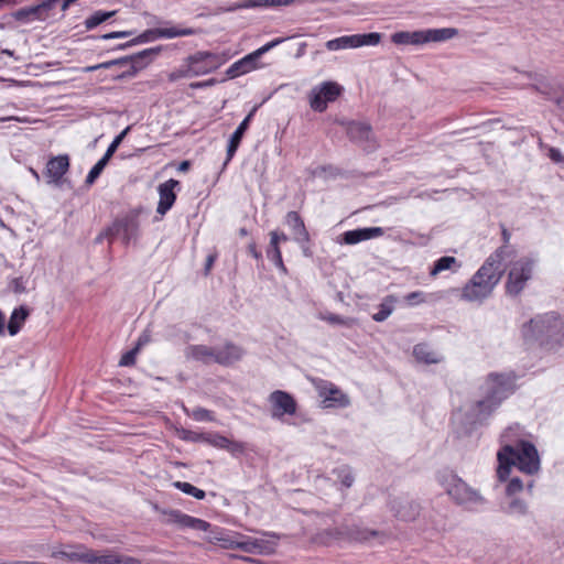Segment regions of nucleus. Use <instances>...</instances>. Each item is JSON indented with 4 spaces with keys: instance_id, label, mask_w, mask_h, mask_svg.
<instances>
[{
    "instance_id": "nucleus-1",
    "label": "nucleus",
    "mask_w": 564,
    "mask_h": 564,
    "mask_svg": "<svg viewBox=\"0 0 564 564\" xmlns=\"http://www.w3.org/2000/svg\"><path fill=\"white\" fill-rule=\"evenodd\" d=\"M524 431L519 424L507 427L500 435L501 447L497 453V476L505 481L513 466L528 475L540 469V457L533 443L524 440Z\"/></svg>"
},
{
    "instance_id": "nucleus-2",
    "label": "nucleus",
    "mask_w": 564,
    "mask_h": 564,
    "mask_svg": "<svg viewBox=\"0 0 564 564\" xmlns=\"http://www.w3.org/2000/svg\"><path fill=\"white\" fill-rule=\"evenodd\" d=\"M505 249L499 248L490 254L471 279L462 288L460 299L466 302H484L500 282L503 270L501 262Z\"/></svg>"
},
{
    "instance_id": "nucleus-3",
    "label": "nucleus",
    "mask_w": 564,
    "mask_h": 564,
    "mask_svg": "<svg viewBox=\"0 0 564 564\" xmlns=\"http://www.w3.org/2000/svg\"><path fill=\"white\" fill-rule=\"evenodd\" d=\"M486 395L466 410L468 424L487 420L501 402L512 392V382L508 376L490 373L485 383Z\"/></svg>"
},
{
    "instance_id": "nucleus-4",
    "label": "nucleus",
    "mask_w": 564,
    "mask_h": 564,
    "mask_svg": "<svg viewBox=\"0 0 564 564\" xmlns=\"http://www.w3.org/2000/svg\"><path fill=\"white\" fill-rule=\"evenodd\" d=\"M525 340H535L541 345L564 344V318L555 313H546L532 318L522 328Z\"/></svg>"
},
{
    "instance_id": "nucleus-5",
    "label": "nucleus",
    "mask_w": 564,
    "mask_h": 564,
    "mask_svg": "<svg viewBox=\"0 0 564 564\" xmlns=\"http://www.w3.org/2000/svg\"><path fill=\"white\" fill-rule=\"evenodd\" d=\"M73 549L72 545L67 546ZM75 551L68 550H54L52 557L67 558L70 562H80L86 564H141L140 560L118 554L115 551H108L106 554L98 555L94 550L86 547L83 544L74 545Z\"/></svg>"
},
{
    "instance_id": "nucleus-6",
    "label": "nucleus",
    "mask_w": 564,
    "mask_h": 564,
    "mask_svg": "<svg viewBox=\"0 0 564 564\" xmlns=\"http://www.w3.org/2000/svg\"><path fill=\"white\" fill-rule=\"evenodd\" d=\"M267 539H257L251 536H240L237 540L231 541L230 546L232 549H239L243 552L259 555H270L275 552L278 545L279 535L274 532L263 531L261 532Z\"/></svg>"
},
{
    "instance_id": "nucleus-7",
    "label": "nucleus",
    "mask_w": 564,
    "mask_h": 564,
    "mask_svg": "<svg viewBox=\"0 0 564 564\" xmlns=\"http://www.w3.org/2000/svg\"><path fill=\"white\" fill-rule=\"evenodd\" d=\"M311 382L322 399L324 408L343 409L350 405L349 397L333 382L321 378H312Z\"/></svg>"
},
{
    "instance_id": "nucleus-8",
    "label": "nucleus",
    "mask_w": 564,
    "mask_h": 564,
    "mask_svg": "<svg viewBox=\"0 0 564 564\" xmlns=\"http://www.w3.org/2000/svg\"><path fill=\"white\" fill-rule=\"evenodd\" d=\"M446 491L456 503L467 509H476L482 503V497L456 476L451 477Z\"/></svg>"
},
{
    "instance_id": "nucleus-9",
    "label": "nucleus",
    "mask_w": 564,
    "mask_h": 564,
    "mask_svg": "<svg viewBox=\"0 0 564 564\" xmlns=\"http://www.w3.org/2000/svg\"><path fill=\"white\" fill-rule=\"evenodd\" d=\"M192 34H194V31L188 28L170 26V28L149 29V30H145L140 35H138L137 37L132 39L131 41L123 43V44H119L116 48L124 50L132 45L152 42L158 39H174V37H180V36L192 35Z\"/></svg>"
},
{
    "instance_id": "nucleus-10",
    "label": "nucleus",
    "mask_w": 564,
    "mask_h": 564,
    "mask_svg": "<svg viewBox=\"0 0 564 564\" xmlns=\"http://www.w3.org/2000/svg\"><path fill=\"white\" fill-rule=\"evenodd\" d=\"M533 271V261L529 259H520L517 261L508 274L506 283V292L509 295H518L531 279Z\"/></svg>"
},
{
    "instance_id": "nucleus-11",
    "label": "nucleus",
    "mask_w": 564,
    "mask_h": 564,
    "mask_svg": "<svg viewBox=\"0 0 564 564\" xmlns=\"http://www.w3.org/2000/svg\"><path fill=\"white\" fill-rule=\"evenodd\" d=\"M327 536L325 540L326 543H330L332 541L339 540H351L356 542H369L371 539L378 538L381 535L379 531L370 530L367 528H362L359 525H352L351 528L341 529H330L324 532Z\"/></svg>"
},
{
    "instance_id": "nucleus-12",
    "label": "nucleus",
    "mask_w": 564,
    "mask_h": 564,
    "mask_svg": "<svg viewBox=\"0 0 564 564\" xmlns=\"http://www.w3.org/2000/svg\"><path fill=\"white\" fill-rule=\"evenodd\" d=\"M139 221L134 216L117 218L107 228V235L121 237L123 243L128 245L138 237Z\"/></svg>"
},
{
    "instance_id": "nucleus-13",
    "label": "nucleus",
    "mask_w": 564,
    "mask_h": 564,
    "mask_svg": "<svg viewBox=\"0 0 564 564\" xmlns=\"http://www.w3.org/2000/svg\"><path fill=\"white\" fill-rule=\"evenodd\" d=\"M269 402L272 406L273 419H282L284 415H293L297 409L294 398L282 390L271 392L269 395Z\"/></svg>"
},
{
    "instance_id": "nucleus-14",
    "label": "nucleus",
    "mask_w": 564,
    "mask_h": 564,
    "mask_svg": "<svg viewBox=\"0 0 564 564\" xmlns=\"http://www.w3.org/2000/svg\"><path fill=\"white\" fill-rule=\"evenodd\" d=\"M189 72L193 76H199L218 68L221 61L217 54L209 52H197L187 58Z\"/></svg>"
},
{
    "instance_id": "nucleus-15",
    "label": "nucleus",
    "mask_w": 564,
    "mask_h": 564,
    "mask_svg": "<svg viewBox=\"0 0 564 564\" xmlns=\"http://www.w3.org/2000/svg\"><path fill=\"white\" fill-rule=\"evenodd\" d=\"M70 160L67 154H59L48 159L43 175L47 184L59 186L64 175L68 172Z\"/></svg>"
},
{
    "instance_id": "nucleus-16",
    "label": "nucleus",
    "mask_w": 564,
    "mask_h": 564,
    "mask_svg": "<svg viewBox=\"0 0 564 564\" xmlns=\"http://www.w3.org/2000/svg\"><path fill=\"white\" fill-rule=\"evenodd\" d=\"M161 52V46L145 48L137 54L124 56L120 58H116L112 61L100 63V67L104 69H108L115 65H124L129 62L133 64L134 68H142L147 64H149L155 56H158Z\"/></svg>"
},
{
    "instance_id": "nucleus-17",
    "label": "nucleus",
    "mask_w": 564,
    "mask_h": 564,
    "mask_svg": "<svg viewBox=\"0 0 564 564\" xmlns=\"http://www.w3.org/2000/svg\"><path fill=\"white\" fill-rule=\"evenodd\" d=\"M163 513L167 517L165 520L166 523L176 524L180 528H188L206 532L210 527V524L205 520L188 516L180 510H167L163 511Z\"/></svg>"
},
{
    "instance_id": "nucleus-18",
    "label": "nucleus",
    "mask_w": 564,
    "mask_h": 564,
    "mask_svg": "<svg viewBox=\"0 0 564 564\" xmlns=\"http://www.w3.org/2000/svg\"><path fill=\"white\" fill-rule=\"evenodd\" d=\"M285 224L292 230L293 239L302 247L304 254L307 256L310 234L300 214L297 212H289L285 216Z\"/></svg>"
},
{
    "instance_id": "nucleus-19",
    "label": "nucleus",
    "mask_w": 564,
    "mask_h": 564,
    "mask_svg": "<svg viewBox=\"0 0 564 564\" xmlns=\"http://www.w3.org/2000/svg\"><path fill=\"white\" fill-rule=\"evenodd\" d=\"M391 511L403 521H412L420 514V505L408 497H398L390 502Z\"/></svg>"
},
{
    "instance_id": "nucleus-20",
    "label": "nucleus",
    "mask_w": 564,
    "mask_h": 564,
    "mask_svg": "<svg viewBox=\"0 0 564 564\" xmlns=\"http://www.w3.org/2000/svg\"><path fill=\"white\" fill-rule=\"evenodd\" d=\"M384 235L381 227H366L345 231L338 239L339 243L357 245L361 241L375 239Z\"/></svg>"
},
{
    "instance_id": "nucleus-21",
    "label": "nucleus",
    "mask_w": 564,
    "mask_h": 564,
    "mask_svg": "<svg viewBox=\"0 0 564 564\" xmlns=\"http://www.w3.org/2000/svg\"><path fill=\"white\" fill-rule=\"evenodd\" d=\"M180 185V182L176 180H169L159 185V203L156 207V213L160 215H165L167 210H170L175 203L176 195L174 193V188Z\"/></svg>"
},
{
    "instance_id": "nucleus-22",
    "label": "nucleus",
    "mask_w": 564,
    "mask_h": 564,
    "mask_svg": "<svg viewBox=\"0 0 564 564\" xmlns=\"http://www.w3.org/2000/svg\"><path fill=\"white\" fill-rule=\"evenodd\" d=\"M347 135L354 142L359 144H368L367 147L375 148L371 127L366 122H349L347 126Z\"/></svg>"
},
{
    "instance_id": "nucleus-23",
    "label": "nucleus",
    "mask_w": 564,
    "mask_h": 564,
    "mask_svg": "<svg viewBox=\"0 0 564 564\" xmlns=\"http://www.w3.org/2000/svg\"><path fill=\"white\" fill-rule=\"evenodd\" d=\"M245 350L242 347L227 341L223 346L217 347V364L220 366H231L242 359Z\"/></svg>"
},
{
    "instance_id": "nucleus-24",
    "label": "nucleus",
    "mask_w": 564,
    "mask_h": 564,
    "mask_svg": "<svg viewBox=\"0 0 564 564\" xmlns=\"http://www.w3.org/2000/svg\"><path fill=\"white\" fill-rule=\"evenodd\" d=\"M185 355L205 365L217 364V347L191 345L186 348Z\"/></svg>"
},
{
    "instance_id": "nucleus-25",
    "label": "nucleus",
    "mask_w": 564,
    "mask_h": 564,
    "mask_svg": "<svg viewBox=\"0 0 564 564\" xmlns=\"http://www.w3.org/2000/svg\"><path fill=\"white\" fill-rule=\"evenodd\" d=\"M256 110H257V108L254 107L249 112V115L240 122V124L235 130V132L231 134L229 142H228V147H227V159H226L225 163H228L234 158V155L242 140V137L249 127V123H250Z\"/></svg>"
},
{
    "instance_id": "nucleus-26",
    "label": "nucleus",
    "mask_w": 564,
    "mask_h": 564,
    "mask_svg": "<svg viewBox=\"0 0 564 564\" xmlns=\"http://www.w3.org/2000/svg\"><path fill=\"white\" fill-rule=\"evenodd\" d=\"M295 0H243L229 7L228 11H236L240 9H254V8H269V7H288L294 3Z\"/></svg>"
},
{
    "instance_id": "nucleus-27",
    "label": "nucleus",
    "mask_w": 564,
    "mask_h": 564,
    "mask_svg": "<svg viewBox=\"0 0 564 564\" xmlns=\"http://www.w3.org/2000/svg\"><path fill=\"white\" fill-rule=\"evenodd\" d=\"M413 356L417 362L425 365L440 364L444 360V357L433 350L427 344L421 343L413 347Z\"/></svg>"
},
{
    "instance_id": "nucleus-28",
    "label": "nucleus",
    "mask_w": 564,
    "mask_h": 564,
    "mask_svg": "<svg viewBox=\"0 0 564 564\" xmlns=\"http://www.w3.org/2000/svg\"><path fill=\"white\" fill-rule=\"evenodd\" d=\"M258 58L253 56V53L246 55L239 61L235 62L229 68L226 70V75L229 78H235L240 75L247 74L257 68Z\"/></svg>"
},
{
    "instance_id": "nucleus-29",
    "label": "nucleus",
    "mask_w": 564,
    "mask_h": 564,
    "mask_svg": "<svg viewBox=\"0 0 564 564\" xmlns=\"http://www.w3.org/2000/svg\"><path fill=\"white\" fill-rule=\"evenodd\" d=\"M391 41L397 45H420L426 43L425 30L408 32H395L391 36Z\"/></svg>"
},
{
    "instance_id": "nucleus-30",
    "label": "nucleus",
    "mask_w": 564,
    "mask_h": 564,
    "mask_svg": "<svg viewBox=\"0 0 564 564\" xmlns=\"http://www.w3.org/2000/svg\"><path fill=\"white\" fill-rule=\"evenodd\" d=\"M460 267H462V264L457 261V259L455 257L444 256L434 262V265L430 271V275L432 278H435L441 272L446 271V270L456 272L460 269Z\"/></svg>"
},
{
    "instance_id": "nucleus-31",
    "label": "nucleus",
    "mask_w": 564,
    "mask_h": 564,
    "mask_svg": "<svg viewBox=\"0 0 564 564\" xmlns=\"http://www.w3.org/2000/svg\"><path fill=\"white\" fill-rule=\"evenodd\" d=\"M267 257L283 272L286 271V268L282 260V253L278 243V236L275 230L270 232V243L267 249Z\"/></svg>"
},
{
    "instance_id": "nucleus-32",
    "label": "nucleus",
    "mask_w": 564,
    "mask_h": 564,
    "mask_svg": "<svg viewBox=\"0 0 564 564\" xmlns=\"http://www.w3.org/2000/svg\"><path fill=\"white\" fill-rule=\"evenodd\" d=\"M28 316L29 310L24 306L13 310L8 324V332L11 336H14L20 332Z\"/></svg>"
},
{
    "instance_id": "nucleus-33",
    "label": "nucleus",
    "mask_w": 564,
    "mask_h": 564,
    "mask_svg": "<svg viewBox=\"0 0 564 564\" xmlns=\"http://www.w3.org/2000/svg\"><path fill=\"white\" fill-rule=\"evenodd\" d=\"M398 299L394 295H387L378 307V312L372 315V319L376 322L386 321L394 311V304Z\"/></svg>"
},
{
    "instance_id": "nucleus-34",
    "label": "nucleus",
    "mask_w": 564,
    "mask_h": 564,
    "mask_svg": "<svg viewBox=\"0 0 564 564\" xmlns=\"http://www.w3.org/2000/svg\"><path fill=\"white\" fill-rule=\"evenodd\" d=\"M457 33L458 31L453 28L429 29L425 30L426 43L443 42L453 39Z\"/></svg>"
},
{
    "instance_id": "nucleus-35",
    "label": "nucleus",
    "mask_w": 564,
    "mask_h": 564,
    "mask_svg": "<svg viewBox=\"0 0 564 564\" xmlns=\"http://www.w3.org/2000/svg\"><path fill=\"white\" fill-rule=\"evenodd\" d=\"M13 17L18 21H30V20H44L46 14H43L41 8L37 6L22 8L13 13Z\"/></svg>"
},
{
    "instance_id": "nucleus-36",
    "label": "nucleus",
    "mask_w": 564,
    "mask_h": 564,
    "mask_svg": "<svg viewBox=\"0 0 564 564\" xmlns=\"http://www.w3.org/2000/svg\"><path fill=\"white\" fill-rule=\"evenodd\" d=\"M326 48L328 51H338V50H346V48H356V36L352 35H344L340 37H336L333 40H329L325 44Z\"/></svg>"
},
{
    "instance_id": "nucleus-37",
    "label": "nucleus",
    "mask_w": 564,
    "mask_h": 564,
    "mask_svg": "<svg viewBox=\"0 0 564 564\" xmlns=\"http://www.w3.org/2000/svg\"><path fill=\"white\" fill-rule=\"evenodd\" d=\"M533 88L541 95L545 96L546 99L552 100L554 102L555 98H561V95L558 94L560 87L544 80L539 79L533 85Z\"/></svg>"
},
{
    "instance_id": "nucleus-38",
    "label": "nucleus",
    "mask_w": 564,
    "mask_h": 564,
    "mask_svg": "<svg viewBox=\"0 0 564 564\" xmlns=\"http://www.w3.org/2000/svg\"><path fill=\"white\" fill-rule=\"evenodd\" d=\"M116 14V11H95L89 18H87L84 22L85 28L87 30H93L99 24L106 22L108 19L112 18Z\"/></svg>"
},
{
    "instance_id": "nucleus-39",
    "label": "nucleus",
    "mask_w": 564,
    "mask_h": 564,
    "mask_svg": "<svg viewBox=\"0 0 564 564\" xmlns=\"http://www.w3.org/2000/svg\"><path fill=\"white\" fill-rule=\"evenodd\" d=\"M528 505L524 500L512 498L509 503L503 507V511L509 516L522 517L528 513Z\"/></svg>"
},
{
    "instance_id": "nucleus-40",
    "label": "nucleus",
    "mask_w": 564,
    "mask_h": 564,
    "mask_svg": "<svg viewBox=\"0 0 564 564\" xmlns=\"http://www.w3.org/2000/svg\"><path fill=\"white\" fill-rule=\"evenodd\" d=\"M318 88L323 94L326 104L336 100L341 93L340 86L333 82H325L318 86Z\"/></svg>"
},
{
    "instance_id": "nucleus-41",
    "label": "nucleus",
    "mask_w": 564,
    "mask_h": 564,
    "mask_svg": "<svg viewBox=\"0 0 564 564\" xmlns=\"http://www.w3.org/2000/svg\"><path fill=\"white\" fill-rule=\"evenodd\" d=\"M173 486L176 489L181 490L182 492H184L186 495H189V496H193L194 498H196L198 500H203L206 497V494H205L204 490L193 486L189 482L177 480V481L173 482Z\"/></svg>"
},
{
    "instance_id": "nucleus-42",
    "label": "nucleus",
    "mask_w": 564,
    "mask_h": 564,
    "mask_svg": "<svg viewBox=\"0 0 564 564\" xmlns=\"http://www.w3.org/2000/svg\"><path fill=\"white\" fill-rule=\"evenodd\" d=\"M109 160H107L105 156H102L91 169L90 171L88 172L87 176H86V180H85V184L87 186H91L96 180L100 176V174L102 173L104 169L106 167V165L108 164Z\"/></svg>"
},
{
    "instance_id": "nucleus-43",
    "label": "nucleus",
    "mask_w": 564,
    "mask_h": 564,
    "mask_svg": "<svg viewBox=\"0 0 564 564\" xmlns=\"http://www.w3.org/2000/svg\"><path fill=\"white\" fill-rule=\"evenodd\" d=\"M310 106L313 110L318 112H323L327 108L324 96L318 87H314L310 94Z\"/></svg>"
},
{
    "instance_id": "nucleus-44",
    "label": "nucleus",
    "mask_w": 564,
    "mask_h": 564,
    "mask_svg": "<svg viewBox=\"0 0 564 564\" xmlns=\"http://www.w3.org/2000/svg\"><path fill=\"white\" fill-rule=\"evenodd\" d=\"M356 36V46H375L378 45L381 41V34L377 32L366 33V34H355Z\"/></svg>"
},
{
    "instance_id": "nucleus-45",
    "label": "nucleus",
    "mask_w": 564,
    "mask_h": 564,
    "mask_svg": "<svg viewBox=\"0 0 564 564\" xmlns=\"http://www.w3.org/2000/svg\"><path fill=\"white\" fill-rule=\"evenodd\" d=\"M199 437H202V441L207 443L208 445H212V446H214L216 448H220V449L226 448L228 440H229L218 433L200 434Z\"/></svg>"
},
{
    "instance_id": "nucleus-46",
    "label": "nucleus",
    "mask_w": 564,
    "mask_h": 564,
    "mask_svg": "<svg viewBox=\"0 0 564 564\" xmlns=\"http://www.w3.org/2000/svg\"><path fill=\"white\" fill-rule=\"evenodd\" d=\"M334 474L346 488H349L354 484L355 478L349 466H340L334 469Z\"/></svg>"
},
{
    "instance_id": "nucleus-47",
    "label": "nucleus",
    "mask_w": 564,
    "mask_h": 564,
    "mask_svg": "<svg viewBox=\"0 0 564 564\" xmlns=\"http://www.w3.org/2000/svg\"><path fill=\"white\" fill-rule=\"evenodd\" d=\"M129 130H130L129 127H127L124 130H122L112 140V142L109 144L108 149L106 150V152H105V154L102 156H105L107 160H110L111 156L113 155V153L117 151L118 147L120 145V143L122 142L123 138L126 137V134L128 133Z\"/></svg>"
},
{
    "instance_id": "nucleus-48",
    "label": "nucleus",
    "mask_w": 564,
    "mask_h": 564,
    "mask_svg": "<svg viewBox=\"0 0 564 564\" xmlns=\"http://www.w3.org/2000/svg\"><path fill=\"white\" fill-rule=\"evenodd\" d=\"M522 490H523V482L518 477L511 478L506 487V494L508 497H513L514 495L521 492Z\"/></svg>"
},
{
    "instance_id": "nucleus-49",
    "label": "nucleus",
    "mask_w": 564,
    "mask_h": 564,
    "mask_svg": "<svg viewBox=\"0 0 564 564\" xmlns=\"http://www.w3.org/2000/svg\"><path fill=\"white\" fill-rule=\"evenodd\" d=\"M404 301L410 305V306H415L417 304H421V303H424L426 302V295L424 292L422 291H414V292H411V293H408L405 296H404Z\"/></svg>"
},
{
    "instance_id": "nucleus-50",
    "label": "nucleus",
    "mask_w": 564,
    "mask_h": 564,
    "mask_svg": "<svg viewBox=\"0 0 564 564\" xmlns=\"http://www.w3.org/2000/svg\"><path fill=\"white\" fill-rule=\"evenodd\" d=\"M191 416L195 421H198V422L213 421L214 420L213 412L207 410V409H205V408H195L192 411Z\"/></svg>"
},
{
    "instance_id": "nucleus-51",
    "label": "nucleus",
    "mask_w": 564,
    "mask_h": 564,
    "mask_svg": "<svg viewBox=\"0 0 564 564\" xmlns=\"http://www.w3.org/2000/svg\"><path fill=\"white\" fill-rule=\"evenodd\" d=\"M285 40H286L285 37H278V39H274V40L268 42L263 46H261L258 50H256L254 52H252L253 56L259 59L264 53L269 52L273 47H275L279 44L283 43Z\"/></svg>"
},
{
    "instance_id": "nucleus-52",
    "label": "nucleus",
    "mask_w": 564,
    "mask_h": 564,
    "mask_svg": "<svg viewBox=\"0 0 564 564\" xmlns=\"http://www.w3.org/2000/svg\"><path fill=\"white\" fill-rule=\"evenodd\" d=\"M138 351H139V348L134 347L133 349L124 352L119 360V366H121V367L133 366L135 364V357H137Z\"/></svg>"
},
{
    "instance_id": "nucleus-53",
    "label": "nucleus",
    "mask_w": 564,
    "mask_h": 564,
    "mask_svg": "<svg viewBox=\"0 0 564 564\" xmlns=\"http://www.w3.org/2000/svg\"><path fill=\"white\" fill-rule=\"evenodd\" d=\"M234 456H239L245 453L246 446L241 442L228 440L227 446L225 448Z\"/></svg>"
},
{
    "instance_id": "nucleus-54",
    "label": "nucleus",
    "mask_w": 564,
    "mask_h": 564,
    "mask_svg": "<svg viewBox=\"0 0 564 564\" xmlns=\"http://www.w3.org/2000/svg\"><path fill=\"white\" fill-rule=\"evenodd\" d=\"M9 288L15 294H22L26 292L25 281L22 276L12 279L9 283Z\"/></svg>"
},
{
    "instance_id": "nucleus-55",
    "label": "nucleus",
    "mask_w": 564,
    "mask_h": 564,
    "mask_svg": "<svg viewBox=\"0 0 564 564\" xmlns=\"http://www.w3.org/2000/svg\"><path fill=\"white\" fill-rule=\"evenodd\" d=\"M193 74L192 72H189V64L187 63V66L186 68L184 69H176V70H173L169 74V80L170 82H176L181 78H187V77H192Z\"/></svg>"
},
{
    "instance_id": "nucleus-56",
    "label": "nucleus",
    "mask_w": 564,
    "mask_h": 564,
    "mask_svg": "<svg viewBox=\"0 0 564 564\" xmlns=\"http://www.w3.org/2000/svg\"><path fill=\"white\" fill-rule=\"evenodd\" d=\"M132 34H133L132 31H116V32L106 33V34L101 35L100 39H102V40L124 39Z\"/></svg>"
},
{
    "instance_id": "nucleus-57",
    "label": "nucleus",
    "mask_w": 564,
    "mask_h": 564,
    "mask_svg": "<svg viewBox=\"0 0 564 564\" xmlns=\"http://www.w3.org/2000/svg\"><path fill=\"white\" fill-rule=\"evenodd\" d=\"M323 319L327 321L330 324H339V325H349V321L337 314H328L323 317Z\"/></svg>"
},
{
    "instance_id": "nucleus-58",
    "label": "nucleus",
    "mask_w": 564,
    "mask_h": 564,
    "mask_svg": "<svg viewBox=\"0 0 564 564\" xmlns=\"http://www.w3.org/2000/svg\"><path fill=\"white\" fill-rule=\"evenodd\" d=\"M549 158L555 163H564V155L557 148L549 149Z\"/></svg>"
},
{
    "instance_id": "nucleus-59",
    "label": "nucleus",
    "mask_w": 564,
    "mask_h": 564,
    "mask_svg": "<svg viewBox=\"0 0 564 564\" xmlns=\"http://www.w3.org/2000/svg\"><path fill=\"white\" fill-rule=\"evenodd\" d=\"M248 253L252 256L254 259L259 260L262 258L261 252L258 250L256 242H250L248 245Z\"/></svg>"
},
{
    "instance_id": "nucleus-60",
    "label": "nucleus",
    "mask_w": 564,
    "mask_h": 564,
    "mask_svg": "<svg viewBox=\"0 0 564 564\" xmlns=\"http://www.w3.org/2000/svg\"><path fill=\"white\" fill-rule=\"evenodd\" d=\"M59 0H45L43 1L42 3L39 4V7L41 8L42 12H47L48 10H51Z\"/></svg>"
},
{
    "instance_id": "nucleus-61",
    "label": "nucleus",
    "mask_w": 564,
    "mask_h": 564,
    "mask_svg": "<svg viewBox=\"0 0 564 564\" xmlns=\"http://www.w3.org/2000/svg\"><path fill=\"white\" fill-rule=\"evenodd\" d=\"M200 434L193 433L191 431L184 430L182 438L185 441H202L199 437Z\"/></svg>"
},
{
    "instance_id": "nucleus-62",
    "label": "nucleus",
    "mask_w": 564,
    "mask_h": 564,
    "mask_svg": "<svg viewBox=\"0 0 564 564\" xmlns=\"http://www.w3.org/2000/svg\"><path fill=\"white\" fill-rule=\"evenodd\" d=\"M216 258H217L216 254H209L206 258V263H205V273L206 274H208V272L210 271L212 267L214 265V262H215Z\"/></svg>"
},
{
    "instance_id": "nucleus-63",
    "label": "nucleus",
    "mask_w": 564,
    "mask_h": 564,
    "mask_svg": "<svg viewBox=\"0 0 564 564\" xmlns=\"http://www.w3.org/2000/svg\"><path fill=\"white\" fill-rule=\"evenodd\" d=\"M214 80L213 79H209V80H205V82H197V83H192L191 84V87L192 88H204V87H208L210 85H213Z\"/></svg>"
},
{
    "instance_id": "nucleus-64",
    "label": "nucleus",
    "mask_w": 564,
    "mask_h": 564,
    "mask_svg": "<svg viewBox=\"0 0 564 564\" xmlns=\"http://www.w3.org/2000/svg\"><path fill=\"white\" fill-rule=\"evenodd\" d=\"M105 237H106V238H115L116 236L107 235V229H106L105 231H102V232H100V234L98 235V237L96 238V241H97V242H101V241H102V239H104Z\"/></svg>"
}]
</instances>
